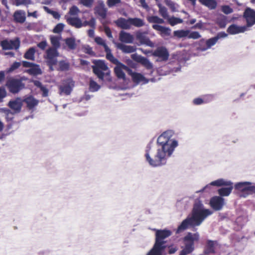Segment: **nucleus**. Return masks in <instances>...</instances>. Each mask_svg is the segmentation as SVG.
<instances>
[{
    "label": "nucleus",
    "mask_w": 255,
    "mask_h": 255,
    "mask_svg": "<svg viewBox=\"0 0 255 255\" xmlns=\"http://www.w3.org/2000/svg\"><path fill=\"white\" fill-rule=\"evenodd\" d=\"M235 188L239 191L255 192V185H252L250 182H239L235 184Z\"/></svg>",
    "instance_id": "obj_14"
},
{
    "label": "nucleus",
    "mask_w": 255,
    "mask_h": 255,
    "mask_svg": "<svg viewBox=\"0 0 255 255\" xmlns=\"http://www.w3.org/2000/svg\"><path fill=\"white\" fill-rule=\"evenodd\" d=\"M174 36L178 38H182L187 37L189 34V30H179L174 31L173 32Z\"/></svg>",
    "instance_id": "obj_39"
},
{
    "label": "nucleus",
    "mask_w": 255,
    "mask_h": 255,
    "mask_svg": "<svg viewBox=\"0 0 255 255\" xmlns=\"http://www.w3.org/2000/svg\"><path fill=\"white\" fill-rule=\"evenodd\" d=\"M5 86L10 93L16 94L24 88L25 84L22 82V78L11 77L7 80Z\"/></svg>",
    "instance_id": "obj_6"
},
{
    "label": "nucleus",
    "mask_w": 255,
    "mask_h": 255,
    "mask_svg": "<svg viewBox=\"0 0 255 255\" xmlns=\"http://www.w3.org/2000/svg\"><path fill=\"white\" fill-rule=\"evenodd\" d=\"M20 45V39L18 37L15 38L13 40L4 39L0 42V45L3 50H17Z\"/></svg>",
    "instance_id": "obj_9"
},
{
    "label": "nucleus",
    "mask_w": 255,
    "mask_h": 255,
    "mask_svg": "<svg viewBox=\"0 0 255 255\" xmlns=\"http://www.w3.org/2000/svg\"><path fill=\"white\" fill-rule=\"evenodd\" d=\"M155 231V242L153 248L147 255H161L162 252L166 248L164 239L170 237L172 232L167 229L154 230Z\"/></svg>",
    "instance_id": "obj_3"
},
{
    "label": "nucleus",
    "mask_w": 255,
    "mask_h": 255,
    "mask_svg": "<svg viewBox=\"0 0 255 255\" xmlns=\"http://www.w3.org/2000/svg\"><path fill=\"white\" fill-rule=\"evenodd\" d=\"M37 45L40 49L44 50L47 46V43L46 41L44 40L38 43Z\"/></svg>",
    "instance_id": "obj_58"
},
{
    "label": "nucleus",
    "mask_w": 255,
    "mask_h": 255,
    "mask_svg": "<svg viewBox=\"0 0 255 255\" xmlns=\"http://www.w3.org/2000/svg\"><path fill=\"white\" fill-rule=\"evenodd\" d=\"M21 65V63L19 62H14L13 64L10 66V67L6 69V73H10L13 71L18 69Z\"/></svg>",
    "instance_id": "obj_43"
},
{
    "label": "nucleus",
    "mask_w": 255,
    "mask_h": 255,
    "mask_svg": "<svg viewBox=\"0 0 255 255\" xmlns=\"http://www.w3.org/2000/svg\"><path fill=\"white\" fill-rule=\"evenodd\" d=\"M157 144L160 148L157 149V153L153 158H151V146H146L145 157L146 161L152 166H160L165 164L167 157H169L172 153L174 148L178 145L176 140H172L168 135V133L164 132L157 138Z\"/></svg>",
    "instance_id": "obj_1"
},
{
    "label": "nucleus",
    "mask_w": 255,
    "mask_h": 255,
    "mask_svg": "<svg viewBox=\"0 0 255 255\" xmlns=\"http://www.w3.org/2000/svg\"><path fill=\"white\" fill-rule=\"evenodd\" d=\"M107 60L110 61L113 64L116 65V66L114 68V72L116 76L119 79L123 80L126 79V75L124 72V70L127 72L128 74L129 72H131L130 68L120 62L117 58L114 56L113 55L109 58H108Z\"/></svg>",
    "instance_id": "obj_5"
},
{
    "label": "nucleus",
    "mask_w": 255,
    "mask_h": 255,
    "mask_svg": "<svg viewBox=\"0 0 255 255\" xmlns=\"http://www.w3.org/2000/svg\"><path fill=\"white\" fill-rule=\"evenodd\" d=\"M116 25L123 29H129L130 28L129 18L125 19L123 17H120L115 21Z\"/></svg>",
    "instance_id": "obj_27"
},
{
    "label": "nucleus",
    "mask_w": 255,
    "mask_h": 255,
    "mask_svg": "<svg viewBox=\"0 0 255 255\" xmlns=\"http://www.w3.org/2000/svg\"><path fill=\"white\" fill-rule=\"evenodd\" d=\"M51 47L58 49L60 47V37L57 36H51L50 37Z\"/></svg>",
    "instance_id": "obj_37"
},
{
    "label": "nucleus",
    "mask_w": 255,
    "mask_h": 255,
    "mask_svg": "<svg viewBox=\"0 0 255 255\" xmlns=\"http://www.w3.org/2000/svg\"><path fill=\"white\" fill-rule=\"evenodd\" d=\"M159 7V12L160 14L164 18H166L168 17V12L167 8L163 6H162L161 4L158 5Z\"/></svg>",
    "instance_id": "obj_45"
},
{
    "label": "nucleus",
    "mask_w": 255,
    "mask_h": 255,
    "mask_svg": "<svg viewBox=\"0 0 255 255\" xmlns=\"http://www.w3.org/2000/svg\"><path fill=\"white\" fill-rule=\"evenodd\" d=\"M116 47L120 49L124 53H131L134 52L136 48L134 46L127 45L122 43H115Z\"/></svg>",
    "instance_id": "obj_22"
},
{
    "label": "nucleus",
    "mask_w": 255,
    "mask_h": 255,
    "mask_svg": "<svg viewBox=\"0 0 255 255\" xmlns=\"http://www.w3.org/2000/svg\"><path fill=\"white\" fill-rule=\"evenodd\" d=\"M119 40L123 43H132L134 40L132 35L124 31H121L119 33Z\"/></svg>",
    "instance_id": "obj_24"
},
{
    "label": "nucleus",
    "mask_w": 255,
    "mask_h": 255,
    "mask_svg": "<svg viewBox=\"0 0 255 255\" xmlns=\"http://www.w3.org/2000/svg\"><path fill=\"white\" fill-rule=\"evenodd\" d=\"M64 27V24L62 23H59L55 26L53 29V32L55 33H59L63 31Z\"/></svg>",
    "instance_id": "obj_48"
},
{
    "label": "nucleus",
    "mask_w": 255,
    "mask_h": 255,
    "mask_svg": "<svg viewBox=\"0 0 255 255\" xmlns=\"http://www.w3.org/2000/svg\"><path fill=\"white\" fill-rule=\"evenodd\" d=\"M128 75L131 77L132 80L134 83H139L141 81L147 82L148 80L140 73L133 72L131 69V72H129Z\"/></svg>",
    "instance_id": "obj_30"
},
{
    "label": "nucleus",
    "mask_w": 255,
    "mask_h": 255,
    "mask_svg": "<svg viewBox=\"0 0 255 255\" xmlns=\"http://www.w3.org/2000/svg\"><path fill=\"white\" fill-rule=\"evenodd\" d=\"M83 26H86L89 25L92 27L93 28H95V20L94 18H91L89 21H85L83 23H82Z\"/></svg>",
    "instance_id": "obj_50"
},
{
    "label": "nucleus",
    "mask_w": 255,
    "mask_h": 255,
    "mask_svg": "<svg viewBox=\"0 0 255 255\" xmlns=\"http://www.w3.org/2000/svg\"><path fill=\"white\" fill-rule=\"evenodd\" d=\"M23 102L26 104L27 107L29 110L32 109L38 104V101L32 96L25 97L23 99Z\"/></svg>",
    "instance_id": "obj_29"
},
{
    "label": "nucleus",
    "mask_w": 255,
    "mask_h": 255,
    "mask_svg": "<svg viewBox=\"0 0 255 255\" xmlns=\"http://www.w3.org/2000/svg\"><path fill=\"white\" fill-rule=\"evenodd\" d=\"M131 58L133 60L140 63L147 69L150 70L152 69V65L147 58L139 55L136 53L131 54Z\"/></svg>",
    "instance_id": "obj_15"
},
{
    "label": "nucleus",
    "mask_w": 255,
    "mask_h": 255,
    "mask_svg": "<svg viewBox=\"0 0 255 255\" xmlns=\"http://www.w3.org/2000/svg\"><path fill=\"white\" fill-rule=\"evenodd\" d=\"M243 17L245 19L247 28L252 26L255 24V10L247 7L244 12Z\"/></svg>",
    "instance_id": "obj_10"
},
{
    "label": "nucleus",
    "mask_w": 255,
    "mask_h": 255,
    "mask_svg": "<svg viewBox=\"0 0 255 255\" xmlns=\"http://www.w3.org/2000/svg\"><path fill=\"white\" fill-rule=\"evenodd\" d=\"M187 37L189 38L196 39L199 38L201 37V35L197 31H192L191 32L189 31V34L187 35Z\"/></svg>",
    "instance_id": "obj_49"
},
{
    "label": "nucleus",
    "mask_w": 255,
    "mask_h": 255,
    "mask_svg": "<svg viewBox=\"0 0 255 255\" xmlns=\"http://www.w3.org/2000/svg\"><path fill=\"white\" fill-rule=\"evenodd\" d=\"M104 32L106 35L109 38H112L113 36L112 34V31L110 29V28L108 26H105L104 27Z\"/></svg>",
    "instance_id": "obj_59"
},
{
    "label": "nucleus",
    "mask_w": 255,
    "mask_h": 255,
    "mask_svg": "<svg viewBox=\"0 0 255 255\" xmlns=\"http://www.w3.org/2000/svg\"><path fill=\"white\" fill-rule=\"evenodd\" d=\"M121 2V0H107V4L109 7H112Z\"/></svg>",
    "instance_id": "obj_51"
},
{
    "label": "nucleus",
    "mask_w": 255,
    "mask_h": 255,
    "mask_svg": "<svg viewBox=\"0 0 255 255\" xmlns=\"http://www.w3.org/2000/svg\"><path fill=\"white\" fill-rule=\"evenodd\" d=\"M67 23L77 28H81L83 26L81 20L78 17H67L65 16Z\"/></svg>",
    "instance_id": "obj_26"
},
{
    "label": "nucleus",
    "mask_w": 255,
    "mask_h": 255,
    "mask_svg": "<svg viewBox=\"0 0 255 255\" xmlns=\"http://www.w3.org/2000/svg\"><path fill=\"white\" fill-rule=\"evenodd\" d=\"M147 20L148 22L152 23L162 24L164 22L163 19L154 15L147 17Z\"/></svg>",
    "instance_id": "obj_38"
},
{
    "label": "nucleus",
    "mask_w": 255,
    "mask_h": 255,
    "mask_svg": "<svg viewBox=\"0 0 255 255\" xmlns=\"http://www.w3.org/2000/svg\"><path fill=\"white\" fill-rule=\"evenodd\" d=\"M216 23L221 28H224L227 25V18L225 16H222L217 18Z\"/></svg>",
    "instance_id": "obj_41"
},
{
    "label": "nucleus",
    "mask_w": 255,
    "mask_h": 255,
    "mask_svg": "<svg viewBox=\"0 0 255 255\" xmlns=\"http://www.w3.org/2000/svg\"><path fill=\"white\" fill-rule=\"evenodd\" d=\"M66 84L61 86L59 87L61 93H64L66 95L70 94L72 91V88L74 86V82L71 79H68L66 82Z\"/></svg>",
    "instance_id": "obj_19"
},
{
    "label": "nucleus",
    "mask_w": 255,
    "mask_h": 255,
    "mask_svg": "<svg viewBox=\"0 0 255 255\" xmlns=\"http://www.w3.org/2000/svg\"><path fill=\"white\" fill-rule=\"evenodd\" d=\"M79 8L75 5L72 6L69 9V14L71 15H76L79 12Z\"/></svg>",
    "instance_id": "obj_52"
},
{
    "label": "nucleus",
    "mask_w": 255,
    "mask_h": 255,
    "mask_svg": "<svg viewBox=\"0 0 255 255\" xmlns=\"http://www.w3.org/2000/svg\"><path fill=\"white\" fill-rule=\"evenodd\" d=\"M211 185L216 186H227V187L221 188L218 190V193L221 196H227L229 195L233 188L232 182L225 181L223 179L213 181L211 183Z\"/></svg>",
    "instance_id": "obj_7"
},
{
    "label": "nucleus",
    "mask_w": 255,
    "mask_h": 255,
    "mask_svg": "<svg viewBox=\"0 0 255 255\" xmlns=\"http://www.w3.org/2000/svg\"><path fill=\"white\" fill-rule=\"evenodd\" d=\"M222 11L225 14H230L233 12V9L228 5H224L222 7Z\"/></svg>",
    "instance_id": "obj_55"
},
{
    "label": "nucleus",
    "mask_w": 255,
    "mask_h": 255,
    "mask_svg": "<svg viewBox=\"0 0 255 255\" xmlns=\"http://www.w3.org/2000/svg\"><path fill=\"white\" fill-rule=\"evenodd\" d=\"M22 66L24 67H25V68H30L33 65H34V63H31V62H28V61H23L22 62Z\"/></svg>",
    "instance_id": "obj_61"
},
{
    "label": "nucleus",
    "mask_w": 255,
    "mask_h": 255,
    "mask_svg": "<svg viewBox=\"0 0 255 255\" xmlns=\"http://www.w3.org/2000/svg\"><path fill=\"white\" fill-rule=\"evenodd\" d=\"M199 2L210 9H214L216 8L217 3L216 0H199Z\"/></svg>",
    "instance_id": "obj_33"
},
{
    "label": "nucleus",
    "mask_w": 255,
    "mask_h": 255,
    "mask_svg": "<svg viewBox=\"0 0 255 255\" xmlns=\"http://www.w3.org/2000/svg\"><path fill=\"white\" fill-rule=\"evenodd\" d=\"M98 14L103 19H105L107 16V11L105 9L101 8L98 10Z\"/></svg>",
    "instance_id": "obj_56"
},
{
    "label": "nucleus",
    "mask_w": 255,
    "mask_h": 255,
    "mask_svg": "<svg viewBox=\"0 0 255 255\" xmlns=\"http://www.w3.org/2000/svg\"><path fill=\"white\" fill-rule=\"evenodd\" d=\"M84 52L85 53L88 54L90 55H95V53L93 51L92 48L89 45H86L83 47Z\"/></svg>",
    "instance_id": "obj_53"
},
{
    "label": "nucleus",
    "mask_w": 255,
    "mask_h": 255,
    "mask_svg": "<svg viewBox=\"0 0 255 255\" xmlns=\"http://www.w3.org/2000/svg\"><path fill=\"white\" fill-rule=\"evenodd\" d=\"M145 32L140 31L136 32L135 34L136 38L139 41L141 44H144L150 47H153L154 44L149 38L145 35Z\"/></svg>",
    "instance_id": "obj_18"
},
{
    "label": "nucleus",
    "mask_w": 255,
    "mask_h": 255,
    "mask_svg": "<svg viewBox=\"0 0 255 255\" xmlns=\"http://www.w3.org/2000/svg\"><path fill=\"white\" fill-rule=\"evenodd\" d=\"M199 238V234L198 233L194 234L190 232L188 233L183 239L185 247L180 252V255H187L191 254L195 249L194 243L198 242Z\"/></svg>",
    "instance_id": "obj_4"
},
{
    "label": "nucleus",
    "mask_w": 255,
    "mask_h": 255,
    "mask_svg": "<svg viewBox=\"0 0 255 255\" xmlns=\"http://www.w3.org/2000/svg\"><path fill=\"white\" fill-rule=\"evenodd\" d=\"M100 88V86L95 81L91 79L89 83V89L91 92L97 91Z\"/></svg>",
    "instance_id": "obj_42"
},
{
    "label": "nucleus",
    "mask_w": 255,
    "mask_h": 255,
    "mask_svg": "<svg viewBox=\"0 0 255 255\" xmlns=\"http://www.w3.org/2000/svg\"><path fill=\"white\" fill-rule=\"evenodd\" d=\"M210 204L214 210L219 211L224 205V199L220 196H214L211 199Z\"/></svg>",
    "instance_id": "obj_17"
},
{
    "label": "nucleus",
    "mask_w": 255,
    "mask_h": 255,
    "mask_svg": "<svg viewBox=\"0 0 255 255\" xmlns=\"http://www.w3.org/2000/svg\"><path fill=\"white\" fill-rule=\"evenodd\" d=\"M197 49L201 51H205L208 49L207 45H206V41L205 39H202L199 41Z\"/></svg>",
    "instance_id": "obj_40"
},
{
    "label": "nucleus",
    "mask_w": 255,
    "mask_h": 255,
    "mask_svg": "<svg viewBox=\"0 0 255 255\" xmlns=\"http://www.w3.org/2000/svg\"><path fill=\"white\" fill-rule=\"evenodd\" d=\"M94 40L97 44L103 46L105 51L106 53V57L107 59L108 58H109L113 55L111 49L106 44L105 40H104L101 37L99 36L96 37Z\"/></svg>",
    "instance_id": "obj_23"
},
{
    "label": "nucleus",
    "mask_w": 255,
    "mask_h": 255,
    "mask_svg": "<svg viewBox=\"0 0 255 255\" xmlns=\"http://www.w3.org/2000/svg\"><path fill=\"white\" fill-rule=\"evenodd\" d=\"M168 249V254L170 255L174 254L178 250L176 247H173L172 246H169Z\"/></svg>",
    "instance_id": "obj_62"
},
{
    "label": "nucleus",
    "mask_w": 255,
    "mask_h": 255,
    "mask_svg": "<svg viewBox=\"0 0 255 255\" xmlns=\"http://www.w3.org/2000/svg\"><path fill=\"white\" fill-rule=\"evenodd\" d=\"M131 58L133 60L140 63L147 69L150 70L152 69V65L147 58L139 55L136 53L131 54Z\"/></svg>",
    "instance_id": "obj_16"
},
{
    "label": "nucleus",
    "mask_w": 255,
    "mask_h": 255,
    "mask_svg": "<svg viewBox=\"0 0 255 255\" xmlns=\"http://www.w3.org/2000/svg\"><path fill=\"white\" fill-rule=\"evenodd\" d=\"M59 67L58 70L60 71H66L70 69V63L69 62L65 60H61L58 63Z\"/></svg>",
    "instance_id": "obj_35"
},
{
    "label": "nucleus",
    "mask_w": 255,
    "mask_h": 255,
    "mask_svg": "<svg viewBox=\"0 0 255 255\" xmlns=\"http://www.w3.org/2000/svg\"><path fill=\"white\" fill-rule=\"evenodd\" d=\"M36 50L34 47H32L29 48L24 53V58L26 59L34 60L35 59V53Z\"/></svg>",
    "instance_id": "obj_34"
},
{
    "label": "nucleus",
    "mask_w": 255,
    "mask_h": 255,
    "mask_svg": "<svg viewBox=\"0 0 255 255\" xmlns=\"http://www.w3.org/2000/svg\"><path fill=\"white\" fill-rule=\"evenodd\" d=\"M247 30V26H240L236 24H233L229 26L227 28V32L232 35L243 33Z\"/></svg>",
    "instance_id": "obj_20"
},
{
    "label": "nucleus",
    "mask_w": 255,
    "mask_h": 255,
    "mask_svg": "<svg viewBox=\"0 0 255 255\" xmlns=\"http://www.w3.org/2000/svg\"><path fill=\"white\" fill-rule=\"evenodd\" d=\"M65 42L69 49L74 50L76 49L77 45L74 38H67L65 39Z\"/></svg>",
    "instance_id": "obj_36"
},
{
    "label": "nucleus",
    "mask_w": 255,
    "mask_h": 255,
    "mask_svg": "<svg viewBox=\"0 0 255 255\" xmlns=\"http://www.w3.org/2000/svg\"><path fill=\"white\" fill-rule=\"evenodd\" d=\"M213 212L209 209L203 208L201 204H195L194 205L191 216L188 217L184 220L181 224L178 227L176 233H179L186 229L189 226L194 227L201 224L203 221Z\"/></svg>",
    "instance_id": "obj_2"
},
{
    "label": "nucleus",
    "mask_w": 255,
    "mask_h": 255,
    "mask_svg": "<svg viewBox=\"0 0 255 255\" xmlns=\"http://www.w3.org/2000/svg\"><path fill=\"white\" fill-rule=\"evenodd\" d=\"M193 102L194 105H201V104H203L204 103V101L202 99L198 98L195 99L193 100Z\"/></svg>",
    "instance_id": "obj_64"
},
{
    "label": "nucleus",
    "mask_w": 255,
    "mask_h": 255,
    "mask_svg": "<svg viewBox=\"0 0 255 255\" xmlns=\"http://www.w3.org/2000/svg\"><path fill=\"white\" fill-rule=\"evenodd\" d=\"M13 17L14 20L19 23H23L26 19L25 13L22 10H16L13 13Z\"/></svg>",
    "instance_id": "obj_28"
},
{
    "label": "nucleus",
    "mask_w": 255,
    "mask_h": 255,
    "mask_svg": "<svg viewBox=\"0 0 255 255\" xmlns=\"http://www.w3.org/2000/svg\"><path fill=\"white\" fill-rule=\"evenodd\" d=\"M228 36V34L226 33L225 32H219L217 35L215 36L217 38V40H218L221 38H225Z\"/></svg>",
    "instance_id": "obj_63"
},
{
    "label": "nucleus",
    "mask_w": 255,
    "mask_h": 255,
    "mask_svg": "<svg viewBox=\"0 0 255 255\" xmlns=\"http://www.w3.org/2000/svg\"><path fill=\"white\" fill-rule=\"evenodd\" d=\"M8 107L16 113H19L21 109L22 103L21 99L19 98L14 100L10 101L8 104Z\"/></svg>",
    "instance_id": "obj_25"
},
{
    "label": "nucleus",
    "mask_w": 255,
    "mask_h": 255,
    "mask_svg": "<svg viewBox=\"0 0 255 255\" xmlns=\"http://www.w3.org/2000/svg\"><path fill=\"white\" fill-rule=\"evenodd\" d=\"M26 72L30 75L34 76L42 74V71L39 66L35 63H34V65L31 66L30 69L27 70Z\"/></svg>",
    "instance_id": "obj_32"
},
{
    "label": "nucleus",
    "mask_w": 255,
    "mask_h": 255,
    "mask_svg": "<svg viewBox=\"0 0 255 255\" xmlns=\"http://www.w3.org/2000/svg\"><path fill=\"white\" fill-rule=\"evenodd\" d=\"M42 92V96L43 97H47L48 95V90L44 86L40 89Z\"/></svg>",
    "instance_id": "obj_60"
},
{
    "label": "nucleus",
    "mask_w": 255,
    "mask_h": 255,
    "mask_svg": "<svg viewBox=\"0 0 255 255\" xmlns=\"http://www.w3.org/2000/svg\"><path fill=\"white\" fill-rule=\"evenodd\" d=\"M31 3L30 0H13V4L16 6L21 5L27 6Z\"/></svg>",
    "instance_id": "obj_44"
},
{
    "label": "nucleus",
    "mask_w": 255,
    "mask_h": 255,
    "mask_svg": "<svg viewBox=\"0 0 255 255\" xmlns=\"http://www.w3.org/2000/svg\"><path fill=\"white\" fill-rule=\"evenodd\" d=\"M45 53L44 58L46 60V62H49L50 63L57 62V58L59 55L57 49L49 47L46 50Z\"/></svg>",
    "instance_id": "obj_13"
},
{
    "label": "nucleus",
    "mask_w": 255,
    "mask_h": 255,
    "mask_svg": "<svg viewBox=\"0 0 255 255\" xmlns=\"http://www.w3.org/2000/svg\"><path fill=\"white\" fill-rule=\"evenodd\" d=\"M152 27L153 29L158 31L162 37L169 36L171 34V29L168 27L156 24H153Z\"/></svg>",
    "instance_id": "obj_21"
},
{
    "label": "nucleus",
    "mask_w": 255,
    "mask_h": 255,
    "mask_svg": "<svg viewBox=\"0 0 255 255\" xmlns=\"http://www.w3.org/2000/svg\"><path fill=\"white\" fill-rule=\"evenodd\" d=\"M93 63L95 64L92 66L93 73L101 80H103L105 74L103 71H106L108 67L104 61L94 60Z\"/></svg>",
    "instance_id": "obj_8"
},
{
    "label": "nucleus",
    "mask_w": 255,
    "mask_h": 255,
    "mask_svg": "<svg viewBox=\"0 0 255 255\" xmlns=\"http://www.w3.org/2000/svg\"><path fill=\"white\" fill-rule=\"evenodd\" d=\"M206 45H207V48L208 49H209L212 46L214 45L217 43L218 40H217V38L214 37H212V38L206 40Z\"/></svg>",
    "instance_id": "obj_47"
},
{
    "label": "nucleus",
    "mask_w": 255,
    "mask_h": 255,
    "mask_svg": "<svg viewBox=\"0 0 255 255\" xmlns=\"http://www.w3.org/2000/svg\"><path fill=\"white\" fill-rule=\"evenodd\" d=\"M168 21L171 25L174 26L177 24L181 23L183 22V20L182 19L179 18L172 17L169 19Z\"/></svg>",
    "instance_id": "obj_46"
},
{
    "label": "nucleus",
    "mask_w": 255,
    "mask_h": 255,
    "mask_svg": "<svg viewBox=\"0 0 255 255\" xmlns=\"http://www.w3.org/2000/svg\"><path fill=\"white\" fill-rule=\"evenodd\" d=\"M130 26L133 25L136 27H140L145 25L144 20L140 18H129Z\"/></svg>",
    "instance_id": "obj_31"
},
{
    "label": "nucleus",
    "mask_w": 255,
    "mask_h": 255,
    "mask_svg": "<svg viewBox=\"0 0 255 255\" xmlns=\"http://www.w3.org/2000/svg\"><path fill=\"white\" fill-rule=\"evenodd\" d=\"M220 247V245L217 241L208 240L204 247V253L205 255L215 254L216 249Z\"/></svg>",
    "instance_id": "obj_12"
},
{
    "label": "nucleus",
    "mask_w": 255,
    "mask_h": 255,
    "mask_svg": "<svg viewBox=\"0 0 255 255\" xmlns=\"http://www.w3.org/2000/svg\"><path fill=\"white\" fill-rule=\"evenodd\" d=\"M81 3L84 6L90 7L92 6L94 2L93 0H81Z\"/></svg>",
    "instance_id": "obj_54"
},
{
    "label": "nucleus",
    "mask_w": 255,
    "mask_h": 255,
    "mask_svg": "<svg viewBox=\"0 0 255 255\" xmlns=\"http://www.w3.org/2000/svg\"><path fill=\"white\" fill-rule=\"evenodd\" d=\"M152 55L158 57L160 61H166L169 57L167 49L163 46L157 47L153 52Z\"/></svg>",
    "instance_id": "obj_11"
},
{
    "label": "nucleus",
    "mask_w": 255,
    "mask_h": 255,
    "mask_svg": "<svg viewBox=\"0 0 255 255\" xmlns=\"http://www.w3.org/2000/svg\"><path fill=\"white\" fill-rule=\"evenodd\" d=\"M6 96V92L3 87H0V102L2 101V99Z\"/></svg>",
    "instance_id": "obj_57"
}]
</instances>
